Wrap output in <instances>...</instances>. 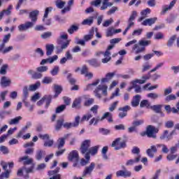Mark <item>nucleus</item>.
<instances>
[{
    "label": "nucleus",
    "mask_w": 179,
    "mask_h": 179,
    "mask_svg": "<svg viewBox=\"0 0 179 179\" xmlns=\"http://www.w3.org/2000/svg\"><path fill=\"white\" fill-rule=\"evenodd\" d=\"M91 143V140H85L82 143L80 147V152L82 153V155H91V156H95V155H97L100 145H95L90 148Z\"/></svg>",
    "instance_id": "1"
},
{
    "label": "nucleus",
    "mask_w": 179,
    "mask_h": 179,
    "mask_svg": "<svg viewBox=\"0 0 179 179\" xmlns=\"http://www.w3.org/2000/svg\"><path fill=\"white\" fill-rule=\"evenodd\" d=\"M62 40H68V34L65 32H61L59 38H57V44L61 46L56 48L57 54H61V52H62L64 50H66L68 45H69V41L62 42Z\"/></svg>",
    "instance_id": "2"
},
{
    "label": "nucleus",
    "mask_w": 179,
    "mask_h": 179,
    "mask_svg": "<svg viewBox=\"0 0 179 179\" xmlns=\"http://www.w3.org/2000/svg\"><path fill=\"white\" fill-rule=\"evenodd\" d=\"M159 127H162V122H157V127H155L152 125H148L146 129V131L141 133V136H145V135H147L148 138H153V139H156L157 136L155 134H157L159 132Z\"/></svg>",
    "instance_id": "3"
},
{
    "label": "nucleus",
    "mask_w": 179,
    "mask_h": 179,
    "mask_svg": "<svg viewBox=\"0 0 179 179\" xmlns=\"http://www.w3.org/2000/svg\"><path fill=\"white\" fill-rule=\"evenodd\" d=\"M10 34H8L3 36L2 43L0 45V52H2L3 54H8V52H10V51H13V46L12 45L5 48L6 43H9V40H10Z\"/></svg>",
    "instance_id": "4"
},
{
    "label": "nucleus",
    "mask_w": 179,
    "mask_h": 179,
    "mask_svg": "<svg viewBox=\"0 0 179 179\" xmlns=\"http://www.w3.org/2000/svg\"><path fill=\"white\" fill-rule=\"evenodd\" d=\"M142 80L136 79L131 82L133 85V87H134V92L136 93H141L142 92V88H141V86L137 85L136 83H139V85H143V83H146L147 80H149L150 79V76H143L141 77Z\"/></svg>",
    "instance_id": "5"
},
{
    "label": "nucleus",
    "mask_w": 179,
    "mask_h": 179,
    "mask_svg": "<svg viewBox=\"0 0 179 179\" xmlns=\"http://www.w3.org/2000/svg\"><path fill=\"white\" fill-rule=\"evenodd\" d=\"M79 152L78 150H72L69 153L68 160L69 162H73V167H79Z\"/></svg>",
    "instance_id": "6"
},
{
    "label": "nucleus",
    "mask_w": 179,
    "mask_h": 179,
    "mask_svg": "<svg viewBox=\"0 0 179 179\" xmlns=\"http://www.w3.org/2000/svg\"><path fill=\"white\" fill-rule=\"evenodd\" d=\"M108 87L106 85H99L94 90V94L97 99H101V91L103 95L107 96V90Z\"/></svg>",
    "instance_id": "7"
},
{
    "label": "nucleus",
    "mask_w": 179,
    "mask_h": 179,
    "mask_svg": "<svg viewBox=\"0 0 179 179\" xmlns=\"http://www.w3.org/2000/svg\"><path fill=\"white\" fill-rule=\"evenodd\" d=\"M120 141L121 138H117L114 141H113L112 148H115V150H120V149H124V148H127V143L125 141Z\"/></svg>",
    "instance_id": "8"
},
{
    "label": "nucleus",
    "mask_w": 179,
    "mask_h": 179,
    "mask_svg": "<svg viewBox=\"0 0 179 179\" xmlns=\"http://www.w3.org/2000/svg\"><path fill=\"white\" fill-rule=\"evenodd\" d=\"M123 170H120L116 172L117 177H123V178H129L132 176V172L125 169L124 166H122Z\"/></svg>",
    "instance_id": "9"
},
{
    "label": "nucleus",
    "mask_w": 179,
    "mask_h": 179,
    "mask_svg": "<svg viewBox=\"0 0 179 179\" xmlns=\"http://www.w3.org/2000/svg\"><path fill=\"white\" fill-rule=\"evenodd\" d=\"M51 100H52V96L51 95H45L40 101L36 103V106H43L44 101H45L46 105L45 106V108H48L50 104H51Z\"/></svg>",
    "instance_id": "10"
},
{
    "label": "nucleus",
    "mask_w": 179,
    "mask_h": 179,
    "mask_svg": "<svg viewBox=\"0 0 179 179\" xmlns=\"http://www.w3.org/2000/svg\"><path fill=\"white\" fill-rule=\"evenodd\" d=\"M106 118H107L108 122H113V114L110 113V112H106L101 118L99 116L95 118L94 125H97L99 121H103V120H106Z\"/></svg>",
    "instance_id": "11"
},
{
    "label": "nucleus",
    "mask_w": 179,
    "mask_h": 179,
    "mask_svg": "<svg viewBox=\"0 0 179 179\" xmlns=\"http://www.w3.org/2000/svg\"><path fill=\"white\" fill-rule=\"evenodd\" d=\"M23 98L22 103H24L25 107L28 108L30 105L29 102H27V97H29V87L27 85L24 86L22 90Z\"/></svg>",
    "instance_id": "12"
},
{
    "label": "nucleus",
    "mask_w": 179,
    "mask_h": 179,
    "mask_svg": "<svg viewBox=\"0 0 179 179\" xmlns=\"http://www.w3.org/2000/svg\"><path fill=\"white\" fill-rule=\"evenodd\" d=\"M138 13L136 11L134 10L131 12V14L127 20V29H131V27H134V26H135V22H134V21L136 19Z\"/></svg>",
    "instance_id": "13"
},
{
    "label": "nucleus",
    "mask_w": 179,
    "mask_h": 179,
    "mask_svg": "<svg viewBox=\"0 0 179 179\" xmlns=\"http://www.w3.org/2000/svg\"><path fill=\"white\" fill-rule=\"evenodd\" d=\"M131 110V106L127 105L124 107H121L118 108V111H120L118 114L119 118H124L128 115V111Z\"/></svg>",
    "instance_id": "14"
},
{
    "label": "nucleus",
    "mask_w": 179,
    "mask_h": 179,
    "mask_svg": "<svg viewBox=\"0 0 179 179\" xmlns=\"http://www.w3.org/2000/svg\"><path fill=\"white\" fill-rule=\"evenodd\" d=\"M34 26V22H27L25 24H21L17 27L19 31H26Z\"/></svg>",
    "instance_id": "15"
},
{
    "label": "nucleus",
    "mask_w": 179,
    "mask_h": 179,
    "mask_svg": "<svg viewBox=\"0 0 179 179\" xmlns=\"http://www.w3.org/2000/svg\"><path fill=\"white\" fill-rule=\"evenodd\" d=\"M94 167H96L94 162H92L90 166H86L83 171V177H86L87 175L90 176L93 170H94Z\"/></svg>",
    "instance_id": "16"
},
{
    "label": "nucleus",
    "mask_w": 179,
    "mask_h": 179,
    "mask_svg": "<svg viewBox=\"0 0 179 179\" xmlns=\"http://www.w3.org/2000/svg\"><path fill=\"white\" fill-rule=\"evenodd\" d=\"M28 75H31V79H41L43 78V73L38 71H34L32 69L28 71Z\"/></svg>",
    "instance_id": "17"
},
{
    "label": "nucleus",
    "mask_w": 179,
    "mask_h": 179,
    "mask_svg": "<svg viewBox=\"0 0 179 179\" xmlns=\"http://www.w3.org/2000/svg\"><path fill=\"white\" fill-rule=\"evenodd\" d=\"M146 153L149 157H155V153H157V145H151L150 148L146 150Z\"/></svg>",
    "instance_id": "18"
},
{
    "label": "nucleus",
    "mask_w": 179,
    "mask_h": 179,
    "mask_svg": "<svg viewBox=\"0 0 179 179\" xmlns=\"http://www.w3.org/2000/svg\"><path fill=\"white\" fill-rule=\"evenodd\" d=\"M57 59H58V55H54L48 59H43L41 62V65H45V64H53V62H55Z\"/></svg>",
    "instance_id": "19"
},
{
    "label": "nucleus",
    "mask_w": 179,
    "mask_h": 179,
    "mask_svg": "<svg viewBox=\"0 0 179 179\" xmlns=\"http://www.w3.org/2000/svg\"><path fill=\"white\" fill-rule=\"evenodd\" d=\"M176 2L177 0H173L169 6H163L162 11V15H164L166 12H169V10H171L174 5H176Z\"/></svg>",
    "instance_id": "20"
},
{
    "label": "nucleus",
    "mask_w": 179,
    "mask_h": 179,
    "mask_svg": "<svg viewBox=\"0 0 179 179\" xmlns=\"http://www.w3.org/2000/svg\"><path fill=\"white\" fill-rule=\"evenodd\" d=\"M40 13V11L38 10H35L29 13V19L31 20V23H34L36 24V22H37V16H38V14Z\"/></svg>",
    "instance_id": "21"
},
{
    "label": "nucleus",
    "mask_w": 179,
    "mask_h": 179,
    "mask_svg": "<svg viewBox=\"0 0 179 179\" xmlns=\"http://www.w3.org/2000/svg\"><path fill=\"white\" fill-rule=\"evenodd\" d=\"M114 76H115V72L106 73L105 78L101 79V83H108Z\"/></svg>",
    "instance_id": "22"
},
{
    "label": "nucleus",
    "mask_w": 179,
    "mask_h": 179,
    "mask_svg": "<svg viewBox=\"0 0 179 179\" xmlns=\"http://www.w3.org/2000/svg\"><path fill=\"white\" fill-rule=\"evenodd\" d=\"M11 83L12 81L6 76H3L1 79L0 85L2 87H8V86H10Z\"/></svg>",
    "instance_id": "23"
},
{
    "label": "nucleus",
    "mask_w": 179,
    "mask_h": 179,
    "mask_svg": "<svg viewBox=\"0 0 179 179\" xmlns=\"http://www.w3.org/2000/svg\"><path fill=\"white\" fill-rule=\"evenodd\" d=\"M23 162L24 166L31 164L33 163V159L29 158V156H24L19 159V162Z\"/></svg>",
    "instance_id": "24"
},
{
    "label": "nucleus",
    "mask_w": 179,
    "mask_h": 179,
    "mask_svg": "<svg viewBox=\"0 0 179 179\" xmlns=\"http://www.w3.org/2000/svg\"><path fill=\"white\" fill-rule=\"evenodd\" d=\"M157 20V17H152V18H148L145 19L141 24L143 26H152V24H155L156 23V21Z\"/></svg>",
    "instance_id": "25"
},
{
    "label": "nucleus",
    "mask_w": 179,
    "mask_h": 179,
    "mask_svg": "<svg viewBox=\"0 0 179 179\" xmlns=\"http://www.w3.org/2000/svg\"><path fill=\"white\" fill-rule=\"evenodd\" d=\"M141 157H142L141 155H138L134 159H131L127 160L125 163V166H134L135 163H139V162H141Z\"/></svg>",
    "instance_id": "26"
},
{
    "label": "nucleus",
    "mask_w": 179,
    "mask_h": 179,
    "mask_svg": "<svg viewBox=\"0 0 179 179\" xmlns=\"http://www.w3.org/2000/svg\"><path fill=\"white\" fill-rule=\"evenodd\" d=\"M132 50L135 51L136 54H141V52H144L145 47L141 46L139 43H136L133 46Z\"/></svg>",
    "instance_id": "27"
},
{
    "label": "nucleus",
    "mask_w": 179,
    "mask_h": 179,
    "mask_svg": "<svg viewBox=\"0 0 179 179\" xmlns=\"http://www.w3.org/2000/svg\"><path fill=\"white\" fill-rule=\"evenodd\" d=\"M150 13V8H146L141 12V17L138 18V22H142V20L148 17V15Z\"/></svg>",
    "instance_id": "28"
},
{
    "label": "nucleus",
    "mask_w": 179,
    "mask_h": 179,
    "mask_svg": "<svg viewBox=\"0 0 179 179\" xmlns=\"http://www.w3.org/2000/svg\"><path fill=\"white\" fill-rule=\"evenodd\" d=\"M75 2V0H69L67 2V6L65 7L63 10H62V15H64V13H66V12H69L71 10V8L72 6H73V3Z\"/></svg>",
    "instance_id": "29"
},
{
    "label": "nucleus",
    "mask_w": 179,
    "mask_h": 179,
    "mask_svg": "<svg viewBox=\"0 0 179 179\" xmlns=\"http://www.w3.org/2000/svg\"><path fill=\"white\" fill-rule=\"evenodd\" d=\"M159 139H161V141H166V142H169V141H171L172 137L169 134V131L165 130L160 136Z\"/></svg>",
    "instance_id": "30"
},
{
    "label": "nucleus",
    "mask_w": 179,
    "mask_h": 179,
    "mask_svg": "<svg viewBox=\"0 0 179 179\" xmlns=\"http://www.w3.org/2000/svg\"><path fill=\"white\" fill-rule=\"evenodd\" d=\"M93 22H94V17L91 16V17H89L88 18L84 20L81 22V24L83 26H92V24H93Z\"/></svg>",
    "instance_id": "31"
},
{
    "label": "nucleus",
    "mask_w": 179,
    "mask_h": 179,
    "mask_svg": "<svg viewBox=\"0 0 179 179\" xmlns=\"http://www.w3.org/2000/svg\"><path fill=\"white\" fill-rule=\"evenodd\" d=\"M94 28H92L90 31H89V34H86L84 36L83 38L85 41V43L87 41H90V40H92V38H93V36H94Z\"/></svg>",
    "instance_id": "32"
},
{
    "label": "nucleus",
    "mask_w": 179,
    "mask_h": 179,
    "mask_svg": "<svg viewBox=\"0 0 179 179\" xmlns=\"http://www.w3.org/2000/svg\"><path fill=\"white\" fill-rule=\"evenodd\" d=\"M44 156H45V151L43 150H36V155H35L36 160H38V162H40V160H41V159H43Z\"/></svg>",
    "instance_id": "33"
},
{
    "label": "nucleus",
    "mask_w": 179,
    "mask_h": 179,
    "mask_svg": "<svg viewBox=\"0 0 179 179\" xmlns=\"http://www.w3.org/2000/svg\"><path fill=\"white\" fill-rule=\"evenodd\" d=\"M46 48V55L48 57H50V55H52V53L54 52V50L55 47L53 44H48L45 45Z\"/></svg>",
    "instance_id": "34"
},
{
    "label": "nucleus",
    "mask_w": 179,
    "mask_h": 179,
    "mask_svg": "<svg viewBox=\"0 0 179 179\" xmlns=\"http://www.w3.org/2000/svg\"><path fill=\"white\" fill-rule=\"evenodd\" d=\"M140 101H141V95L137 94L134 96L133 100L131 101L132 107H138V106H139Z\"/></svg>",
    "instance_id": "35"
},
{
    "label": "nucleus",
    "mask_w": 179,
    "mask_h": 179,
    "mask_svg": "<svg viewBox=\"0 0 179 179\" xmlns=\"http://www.w3.org/2000/svg\"><path fill=\"white\" fill-rule=\"evenodd\" d=\"M41 86V83L40 81L36 82L35 84L29 85V87H28V93L29 90V92H36L38 87Z\"/></svg>",
    "instance_id": "36"
},
{
    "label": "nucleus",
    "mask_w": 179,
    "mask_h": 179,
    "mask_svg": "<svg viewBox=\"0 0 179 179\" xmlns=\"http://www.w3.org/2000/svg\"><path fill=\"white\" fill-rule=\"evenodd\" d=\"M87 62L91 65V66H94V68H99L100 66V62L97 61V59H92L90 60H87Z\"/></svg>",
    "instance_id": "37"
},
{
    "label": "nucleus",
    "mask_w": 179,
    "mask_h": 179,
    "mask_svg": "<svg viewBox=\"0 0 179 179\" xmlns=\"http://www.w3.org/2000/svg\"><path fill=\"white\" fill-rule=\"evenodd\" d=\"M85 158H82L80 159V164L81 166H86L87 164H89V162L90 160V155H89V154H86L85 155Z\"/></svg>",
    "instance_id": "38"
},
{
    "label": "nucleus",
    "mask_w": 179,
    "mask_h": 179,
    "mask_svg": "<svg viewBox=\"0 0 179 179\" xmlns=\"http://www.w3.org/2000/svg\"><path fill=\"white\" fill-rule=\"evenodd\" d=\"M163 107L162 105H154L150 106V108L152 110V111H155L157 114H159V113H162V108Z\"/></svg>",
    "instance_id": "39"
},
{
    "label": "nucleus",
    "mask_w": 179,
    "mask_h": 179,
    "mask_svg": "<svg viewBox=\"0 0 179 179\" xmlns=\"http://www.w3.org/2000/svg\"><path fill=\"white\" fill-rule=\"evenodd\" d=\"M22 117L21 116H17L15 118L11 119L9 122L8 124L10 125H17V124H19V122H20L21 120H22Z\"/></svg>",
    "instance_id": "40"
},
{
    "label": "nucleus",
    "mask_w": 179,
    "mask_h": 179,
    "mask_svg": "<svg viewBox=\"0 0 179 179\" xmlns=\"http://www.w3.org/2000/svg\"><path fill=\"white\" fill-rule=\"evenodd\" d=\"M109 0H103L102 2V6L101 7V10H105V9H107L108 6H113L114 5V3H110L108 2Z\"/></svg>",
    "instance_id": "41"
},
{
    "label": "nucleus",
    "mask_w": 179,
    "mask_h": 179,
    "mask_svg": "<svg viewBox=\"0 0 179 179\" xmlns=\"http://www.w3.org/2000/svg\"><path fill=\"white\" fill-rule=\"evenodd\" d=\"M55 94L54 96L55 98H57V96H59L61 94V92H62V86L55 85Z\"/></svg>",
    "instance_id": "42"
},
{
    "label": "nucleus",
    "mask_w": 179,
    "mask_h": 179,
    "mask_svg": "<svg viewBox=\"0 0 179 179\" xmlns=\"http://www.w3.org/2000/svg\"><path fill=\"white\" fill-rule=\"evenodd\" d=\"M80 103H82V99L80 97L76 98L72 104L73 108H79V106H80Z\"/></svg>",
    "instance_id": "43"
},
{
    "label": "nucleus",
    "mask_w": 179,
    "mask_h": 179,
    "mask_svg": "<svg viewBox=\"0 0 179 179\" xmlns=\"http://www.w3.org/2000/svg\"><path fill=\"white\" fill-rule=\"evenodd\" d=\"M65 139H66V138H61L57 140V148L58 149H61V148H64V145H65Z\"/></svg>",
    "instance_id": "44"
},
{
    "label": "nucleus",
    "mask_w": 179,
    "mask_h": 179,
    "mask_svg": "<svg viewBox=\"0 0 179 179\" xmlns=\"http://www.w3.org/2000/svg\"><path fill=\"white\" fill-rule=\"evenodd\" d=\"M140 107H141V108L146 107V108H150V107H152V106H150V102H149L146 99H144V100L141 101V102L140 103Z\"/></svg>",
    "instance_id": "45"
},
{
    "label": "nucleus",
    "mask_w": 179,
    "mask_h": 179,
    "mask_svg": "<svg viewBox=\"0 0 179 179\" xmlns=\"http://www.w3.org/2000/svg\"><path fill=\"white\" fill-rule=\"evenodd\" d=\"M64 119H60L57 120V124L55 125V130L56 131H59L61 128H62V125H64Z\"/></svg>",
    "instance_id": "46"
},
{
    "label": "nucleus",
    "mask_w": 179,
    "mask_h": 179,
    "mask_svg": "<svg viewBox=\"0 0 179 179\" xmlns=\"http://www.w3.org/2000/svg\"><path fill=\"white\" fill-rule=\"evenodd\" d=\"M177 38V35L172 36L167 42V46L168 47H173V44H174V42L176 41Z\"/></svg>",
    "instance_id": "47"
},
{
    "label": "nucleus",
    "mask_w": 179,
    "mask_h": 179,
    "mask_svg": "<svg viewBox=\"0 0 179 179\" xmlns=\"http://www.w3.org/2000/svg\"><path fill=\"white\" fill-rule=\"evenodd\" d=\"M79 30V27L76 25H71L70 29H68L67 31L69 34H73L75 31H78Z\"/></svg>",
    "instance_id": "48"
},
{
    "label": "nucleus",
    "mask_w": 179,
    "mask_h": 179,
    "mask_svg": "<svg viewBox=\"0 0 179 179\" xmlns=\"http://www.w3.org/2000/svg\"><path fill=\"white\" fill-rule=\"evenodd\" d=\"M107 152H108V147L105 146L102 148L101 153L103 156V159L104 160H107L108 159V156H107Z\"/></svg>",
    "instance_id": "49"
},
{
    "label": "nucleus",
    "mask_w": 179,
    "mask_h": 179,
    "mask_svg": "<svg viewBox=\"0 0 179 179\" xmlns=\"http://www.w3.org/2000/svg\"><path fill=\"white\" fill-rule=\"evenodd\" d=\"M9 66L6 64H3L0 69V75H6L7 73V70Z\"/></svg>",
    "instance_id": "50"
},
{
    "label": "nucleus",
    "mask_w": 179,
    "mask_h": 179,
    "mask_svg": "<svg viewBox=\"0 0 179 179\" xmlns=\"http://www.w3.org/2000/svg\"><path fill=\"white\" fill-rule=\"evenodd\" d=\"M157 149H159V148H162V153H169V148H167V145L164 144H157Z\"/></svg>",
    "instance_id": "51"
},
{
    "label": "nucleus",
    "mask_w": 179,
    "mask_h": 179,
    "mask_svg": "<svg viewBox=\"0 0 179 179\" xmlns=\"http://www.w3.org/2000/svg\"><path fill=\"white\" fill-rule=\"evenodd\" d=\"M59 72V66H55L54 68L50 71L52 76H57Z\"/></svg>",
    "instance_id": "52"
},
{
    "label": "nucleus",
    "mask_w": 179,
    "mask_h": 179,
    "mask_svg": "<svg viewBox=\"0 0 179 179\" xmlns=\"http://www.w3.org/2000/svg\"><path fill=\"white\" fill-rule=\"evenodd\" d=\"M75 44L85 47L86 45V42L85 39H79V38L76 37Z\"/></svg>",
    "instance_id": "53"
},
{
    "label": "nucleus",
    "mask_w": 179,
    "mask_h": 179,
    "mask_svg": "<svg viewBox=\"0 0 179 179\" xmlns=\"http://www.w3.org/2000/svg\"><path fill=\"white\" fill-rule=\"evenodd\" d=\"M56 6L59 9H62L65 6V4L66 3L65 1H62V0H57L56 2Z\"/></svg>",
    "instance_id": "54"
},
{
    "label": "nucleus",
    "mask_w": 179,
    "mask_h": 179,
    "mask_svg": "<svg viewBox=\"0 0 179 179\" xmlns=\"http://www.w3.org/2000/svg\"><path fill=\"white\" fill-rule=\"evenodd\" d=\"M99 83H100V80L98 79L95 82L87 85L86 90H92L93 89V86H97Z\"/></svg>",
    "instance_id": "55"
},
{
    "label": "nucleus",
    "mask_w": 179,
    "mask_h": 179,
    "mask_svg": "<svg viewBox=\"0 0 179 179\" xmlns=\"http://www.w3.org/2000/svg\"><path fill=\"white\" fill-rule=\"evenodd\" d=\"M9 177H10V171L9 170H6L0 175V179L9 178Z\"/></svg>",
    "instance_id": "56"
},
{
    "label": "nucleus",
    "mask_w": 179,
    "mask_h": 179,
    "mask_svg": "<svg viewBox=\"0 0 179 179\" xmlns=\"http://www.w3.org/2000/svg\"><path fill=\"white\" fill-rule=\"evenodd\" d=\"M176 99H177V96L176 95L169 94L165 97V101H166V103H169L173 100H176Z\"/></svg>",
    "instance_id": "57"
},
{
    "label": "nucleus",
    "mask_w": 179,
    "mask_h": 179,
    "mask_svg": "<svg viewBox=\"0 0 179 179\" xmlns=\"http://www.w3.org/2000/svg\"><path fill=\"white\" fill-rule=\"evenodd\" d=\"M37 72H39L40 73H43V72H47L48 71V66H41L38 68H36Z\"/></svg>",
    "instance_id": "58"
},
{
    "label": "nucleus",
    "mask_w": 179,
    "mask_h": 179,
    "mask_svg": "<svg viewBox=\"0 0 179 179\" xmlns=\"http://www.w3.org/2000/svg\"><path fill=\"white\" fill-rule=\"evenodd\" d=\"M92 117H93V115L91 113L84 115L81 119V122H83L84 121H89Z\"/></svg>",
    "instance_id": "59"
},
{
    "label": "nucleus",
    "mask_w": 179,
    "mask_h": 179,
    "mask_svg": "<svg viewBox=\"0 0 179 179\" xmlns=\"http://www.w3.org/2000/svg\"><path fill=\"white\" fill-rule=\"evenodd\" d=\"M139 45H141L142 47H148L150 44V41H145V40H141L138 42Z\"/></svg>",
    "instance_id": "60"
},
{
    "label": "nucleus",
    "mask_w": 179,
    "mask_h": 179,
    "mask_svg": "<svg viewBox=\"0 0 179 179\" xmlns=\"http://www.w3.org/2000/svg\"><path fill=\"white\" fill-rule=\"evenodd\" d=\"M52 83V78L51 77H44V78L42 80V83L45 85H48Z\"/></svg>",
    "instance_id": "61"
},
{
    "label": "nucleus",
    "mask_w": 179,
    "mask_h": 179,
    "mask_svg": "<svg viewBox=\"0 0 179 179\" xmlns=\"http://www.w3.org/2000/svg\"><path fill=\"white\" fill-rule=\"evenodd\" d=\"M150 68H152V65L147 62L143 65L142 72H146L147 71H149Z\"/></svg>",
    "instance_id": "62"
},
{
    "label": "nucleus",
    "mask_w": 179,
    "mask_h": 179,
    "mask_svg": "<svg viewBox=\"0 0 179 179\" xmlns=\"http://www.w3.org/2000/svg\"><path fill=\"white\" fill-rule=\"evenodd\" d=\"M51 36H52V32L51 31H47V32H44L43 34L41 35V38H50V37H51Z\"/></svg>",
    "instance_id": "63"
},
{
    "label": "nucleus",
    "mask_w": 179,
    "mask_h": 179,
    "mask_svg": "<svg viewBox=\"0 0 179 179\" xmlns=\"http://www.w3.org/2000/svg\"><path fill=\"white\" fill-rule=\"evenodd\" d=\"M178 155L174 154H169L166 156V159L169 162H173V160H176V158L178 157Z\"/></svg>",
    "instance_id": "64"
}]
</instances>
